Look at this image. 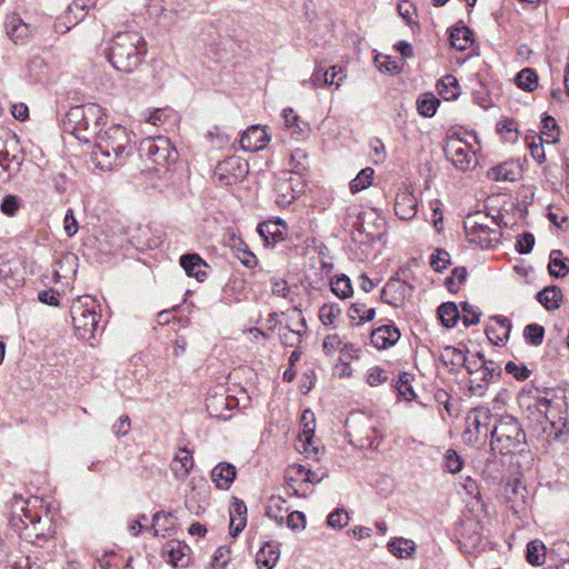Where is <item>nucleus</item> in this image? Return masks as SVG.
Listing matches in <instances>:
<instances>
[{"instance_id": "nucleus-23", "label": "nucleus", "mask_w": 569, "mask_h": 569, "mask_svg": "<svg viewBox=\"0 0 569 569\" xmlns=\"http://www.w3.org/2000/svg\"><path fill=\"white\" fill-rule=\"evenodd\" d=\"M180 266L189 277H193L200 282L204 281L208 277L206 269L209 266L198 253L182 254L180 257Z\"/></svg>"}, {"instance_id": "nucleus-61", "label": "nucleus", "mask_w": 569, "mask_h": 569, "mask_svg": "<svg viewBox=\"0 0 569 569\" xmlns=\"http://www.w3.org/2000/svg\"><path fill=\"white\" fill-rule=\"evenodd\" d=\"M377 67L380 71L398 73L401 70L400 61L389 56H378L376 58Z\"/></svg>"}, {"instance_id": "nucleus-58", "label": "nucleus", "mask_w": 569, "mask_h": 569, "mask_svg": "<svg viewBox=\"0 0 569 569\" xmlns=\"http://www.w3.org/2000/svg\"><path fill=\"white\" fill-rule=\"evenodd\" d=\"M432 269L437 272H441L450 264V254L443 249H437L430 259Z\"/></svg>"}, {"instance_id": "nucleus-17", "label": "nucleus", "mask_w": 569, "mask_h": 569, "mask_svg": "<svg viewBox=\"0 0 569 569\" xmlns=\"http://www.w3.org/2000/svg\"><path fill=\"white\" fill-rule=\"evenodd\" d=\"M418 201L410 187L399 189L395 199V213L401 220H410L417 214Z\"/></svg>"}, {"instance_id": "nucleus-35", "label": "nucleus", "mask_w": 569, "mask_h": 569, "mask_svg": "<svg viewBox=\"0 0 569 569\" xmlns=\"http://www.w3.org/2000/svg\"><path fill=\"white\" fill-rule=\"evenodd\" d=\"M488 177L493 181H516L519 177V168L513 162H505L491 168Z\"/></svg>"}, {"instance_id": "nucleus-24", "label": "nucleus", "mask_w": 569, "mask_h": 569, "mask_svg": "<svg viewBox=\"0 0 569 569\" xmlns=\"http://www.w3.org/2000/svg\"><path fill=\"white\" fill-rule=\"evenodd\" d=\"M193 466L192 453L186 448H179L171 461L170 468L177 479L184 480L190 475Z\"/></svg>"}, {"instance_id": "nucleus-25", "label": "nucleus", "mask_w": 569, "mask_h": 569, "mask_svg": "<svg viewBox=\"0 0 569 569\" xmlns=\"http://www.w3.org/2000/svg\"><path fill=\"white\" fill-rule=\"evenodd\" d=\"M188 551V546L177 540L168 541L163 547V553L167 556V561L172 567H187L190 559Z\"/></svg>"}, {"instance_id": "nucleus-39", "label": "nucleus", "mask_w": 569, "mask_h": 569, "mask_svg": "<svg viewBox=\"0 0 569 569\" xmlns=\"http://www.w3.org/2000/svg\"><path fill=\"white\" fill-rule=\"evenodd\" d=\"M437 90L445 100L450 101L458 98L460 86L453 76L447 74L438 81Z\"/></svg>"}, {"instance_id": "nucleus-21", "label": "nucleus", "mask_w": 569, "mask_h": 569, "mask_svg": "<svg viewBox=\"0 0 569 569\" xmlns=\"http://www.w3.org/2000/svg\"><path fill=\"white\" fill-rule=\"evenodd\" d=\"M400 331L395 325H383L372 330L370 341L379 350L388 349L397 343Z\"/></svg>"}, {"instance_id": "nucleus-10", "label": "nucleus", "mask_w": 569, "mask_h": 569, "mask_svg": "<svg viewBox=\"0 0 569 569\" xmlns=\"http://www.w3.org/2000/svg\"><path fill=\"white\" fill-rule=\"evenodd\" d=\"M351 443L359 449H378L383 435L372 417L356 416L351 420Z\"/></svg>"}, {"instance_id": "nucleus-27", "label": "nucleus", "mask_w": 569, "mask_h": 569, "mask_svg": "<svg viewBox=\"0 0 569 569\" xmlns=\"http://www.w3.org/2000/svg\"><path fill=\"white\" fill-rule=\"evenodd\" d=\"M237 469L229 462H220L211 470V480L218 489L227 490L233 483Z\"/></svg>"}, {"instance_id": "nucleus-18", "label": "nucleus", "mask_w": 569, "mask_h": 569, "mask_svg": "<svg viewBox=\"0 0 569 569\" xmlns=\"http://www.w3.org/2000/svg\"><path fill=\"white\" fill-rule=\"evenodd\" d=\"M511 321L503 316H493L486 328V336L495 346L505 345L511 331Z\"/></svg>"}, {"instance_id": "nucleus-53", "label": "nucleus", "mask_w": 569, "mask_h": 569, "mask_svg": "<svg viewBox=\"0 0 569 569\" xmlns=\"http://www.w3.org/2000/svg\"><path fill=\"white\" fill-rule=\"evenodd\" d=\"M523 337L529 345L538 347L543 341L545 328L538 323H530L525 327Z\"/></svg>"}, {"instance_id": "nucleus-56", "label": "nucleus", "mask_w": 569, "mask_h": 569, "mask_svg": "<svg viewBox=\"0 0 569 569\" xmlns=\"http://www.w3.org/2000/svg\"><path fill=\"white\" fill-rule=\"evenodd\" d=\"M467 278L466 268L459 267L455 268L451 272V276L446 280V286L449 291L457 292L460 288V284L465 282Z\"/></svg>"}, {"instance_id": "nucleus-5", "label": "nucleus", "mask_w": 569, "mask_h": 569, "mask_svg": "<svg viewBox=\"0 0 569 569\" xmlns=\"http://www.w3.org/2000/svg\"><path fill=\"white\" fill-rule=\"evenodd\" d=\"M490 438L491 450L501 455L520 451L526 445V432L511 415L495 417Z\"/></svg>"}, {"instance_id": "nucleus-42", "label": "nucleus", "mask_w": 569, "mask_h": 569, "mask_svg": "<svg viewBox=\"0 0 569 569\" xmlns=\"http://www.w3.org/2000/svg\"><path fill=\"white\" fill-rule=\"evenodd\" d=\"M560 136L559 127L555 118L545 116L541 120V131L538 140L545 141L548 144L558 142Z\"/></svg>"}, {"instance_id": "nucleus-13", "label": "nucleus", "mask_w": 569, "mask_h": 569, "mask_svg": "<svg viewBox=\"0 0 569 569\" xmlns=\"http://www.w3.org/2000/svg\"><path fill=\"white\" fill-rule=\"evenodd\" d=\"M249 172V164L238 156H231L220 161L214 174L223 186H232L240 182Z\"/></svg>"}, {"instance_id": "nucleus-38", "label": "nucleus", "mask_w": 569, "mask_h": 569, "mask_svg": "<svg viewBox=\"0 0 569 569\" xmlns=\"http://www.w3.org/2000/svg\"><path fill=\"white\" fill-rule=\"evenodd\" d=\"M289 508L287 501L281 497H271L267 506L266 515L277 525L282 526Z\"/></svg>"}, {"instance_id": "nucleus-20", "label": "nucleus", "mask_w": 569, "mask_h": 569, "mask_svg": "<svg viewBox=\"0 0 569 569\" xmlns=\"http://www.w3.org/2000/svg\"><path fill=\"white\" fill-rule=\"evenodd\" d=\"M346 76V71L341 67L332 66L326 71H322L321 69L315 70L308 82L312 88L328 84L336 86L338 89Z\"/></svg>"}, {"instance_id": "nucleus-29", "label": "nucleus", "mask_w": 569, "mask_h": 569, "mask_svg": "<svg viewBox=\"0 0 569 569\" xmlns=\"http://www.w3.org/2000/svg\"><path fill=\"white\" fill-rule=\"evenodd\" d=\"M468 352L466 347L446 346L441 349L439 359L450 370H455L466 365Z\"/></svg>"}, {"instance_id": "nucleus-8", "label": "nucleus", "mask_w": 569, "mask_h": 569, "mask_svg": "<svg viewBox=\"0 0 569 569\" xmlns=\"http://www.w3.org/2000/svg\"><path fill=\"white\" fill-rule=\"evenodd\" d=\"M495 417L485 407L470 410L466 417V430L463 440L469 445H482L490 437Z\"/></svg>"}, {"instance_id": "nucleus-1", "label": "nucleus", "mask_w": 569, "mask_h": 569, "mask_svg": "<svg viewBox=\"0 0 569 569\" xmlns=\"http://www.w3.org/2000/svg\"><path fill=\"white\" fill-rule=\"evenodd\" d=\"M132 151L131 134L122 126L111 124L99 130L93 140L91 160L102 171H112L124 164Z\"/></svg>"}, {"instance_id": "nucleus-43", "label": "nucleus", "mask_w": 569, "mask_h": 569, "mask_svg": "<svg viewBox=\"0 0 569 569\" xmlns=\"http://www.w3.org/2000/svg\"><path fill=\"white\" fill-rule=\"evenodd\" d=\"M416 104L420 116L431 118L440 106V100L433 93L426 92L419 96Z\"/></svg>"}, {"instance_id": "nucleus-14", "label": "nucleus", "mask_w": 569, "mask_h": 569, "mask_svg": "<svg viewBox=\"0 0 569 569\" xmlns=\"http://www.w3.org/2000/svg\"><path fill=\"white\" fill-rule=\"evenodd\" d=\"M238 400L227 395L223 386L217 387L209 392L206 399V409L211 417L227 420L231 418V410L236 408Z\"/></svg>"}, {"instance_id": "nucleus-41", "label": "nucleus", "mask_w": 569, "mask_h": 569, "mask_svg": "<svg viewBox=\"0 0 569 569\" xmlns=\"http://www.w3.org/2000/svg\"><path fill=\"white\" fill-rule=\"evenodd\" d=\"M473 42L472 31L465 26L455 27L450 33V43L458 50L468 49Z\"/></svg>"}, {"instance_id": "nucleus-6", "label": "nucleus", "mask_w": 569, "mask_h": 569, "mask_svg": "<svg viewBox=\"0 0 569 569\" xmlns=\"http://www.w3.org/2000/svg\"><path fill=\"white\" fill-rule=\"evenodd\" d=\"M98 310L99 303L91 296L79 297L72 303L70 313L74 332L79 338L89 339L94 336L101 318Z\"/></svg>"}, {"instance_id": "nucleus-52", "label": "nucleus", "mask_w": 569, "mask_h": 569, "mask_svg": "<svg viewBox=\"0 0 569 569\" xmlns=\"http://www.w3.org/2000/svg\"><path fill=\"white\" fill-rule=\"evenodd\" d=\"M341 309L337 303H326L319 310V319L326 327H333Z\"/></svg>"}, {"instance_id": "nucleus-4", "label": "nucleus", "mask_w": 569, "mask_h": 569, "mask_svg": "<svg viewBox=\"0 0 569 569\" xmlns=\"http://www.w3.org/2000/svg\"><path fill=\"white\" fill-rule=\"evenodd\" d=\"M519 406L527 413V417L540 425L543 430L548 431L549 436L559 439L563 435L569 433L567 420L558 418L557 420L550 416L551 401L546 397L540 396L537 389L523 390L518 398Z\"/></svg>"}, {"instance_id": "nucleus-40", "label": "nucleus", "mask_w": 569, "mask_h": 569, "mask_svg": "<svg viewBox=\"0 0 569 569\" xmlns=\"http://www.w3.org/2000/svg\"><path fill=\"white\" fill-rule=\"evenodd\" d=\"M562 295L555 286L546 287L537 293V300L548 310H556L560 307Z\"/></svg>"}, {"instance_id": "nucleus-37", "label": "nucleus", "mask_w": 569, "mask_h": 569, "mask_svg": "<svg viewBox=\"0 0 569 569\" xmlns=\"http://www.w3.org/2000/svg\"><path fill=\"white\" fill-rule=\"evenodd\" d=\"M97 0H74L67 9L64 19L71 24L76 26L80 20L83 19L84 12L90 8H93Z\"/></svg>"}, {"instance_id": "nucleus-9", "label": "nucleus", "mask_w": 569, "mask_h": 569, "mask_svg": "<svg viewBox=\"0 0 569 569\" xmlns=\"http://www.w3.org/2000/svg\"><path fill=\"white\" fill-rule=\"evenodd\" d=\"M443 151L446 158L458 170L467 171L477 164L476 151L460 133L452 132L447 136Z\"/></svg>"}, {"instance_id": "nucleus-36", "label": "nucleus", "mask_w": 569, "mask_h": 569, "mask_svg": "<svg viewBox=\"0 0 569 569\" xmlns=\"http://www.w3.org/2000/svg\"><path fill=\"white\" fill-rule=\"evenodd\" d=\"M548 270L552 277H566L569 273V258H566L560 250H552L550 252Z\"/></svg>"}, {"instance_id": "nucleus-22", "label": "nucleus", "mask_w": 569, "mask_h": 569, "mask_svg": "<svg viewBox=\"0 0 569 569\" xmlns=\"http://www.w3.org/2000/svg\"><path fill=\"white\" fill-rule=\"evenodd\" d=\"M144 149L149 159L158 166L167 164L172 157L170 143L163 138L147 141Z\"/></svg>"}, {"instance_id": "nucleus-62", "label": "nucleus", "mask_w": 569, "mask_h": 569, "mask_svg": "<svg viewBox=\"0 0 569 569\" xmlns=\"http://www.w3.org/2000/svg\"><path fill=\"white\" fill-rule=\"evenodd\" d=\"M461 309L463 312L462 322L465 327H470L479 322L481 312L478 311L477 308H475L469 302H462Z\"/></svg>"}, {"instance_id": "nucleus-55", "label": "nucleus", "mask_w": 569, "mask_h": 569, "mask_svg": "<svg viewBox=\"0 0 569 569\" xmlns=\"http://www.w3.org/2000/svg\"><path fill=\"white\" fill-rule=\"evenodd\" d=\"M463 460L453 449H448L445 455V467L450 473H457L462 469Z\"/></svg>"}, {"instance_id": "nucleus-46", "label": "nucleus", "mask_w": 569, "mask_h": 569, "mask_svg": "<svg viewBox=\"0 0 569 569\" xmlns=\"http://www.w3.org/2000/svg\"><path fill=\"white\" fill-rule=\"evenodd\" d=\"M330 289L335 296L340 299L350 298L353 293L351 281L346 274H340L331 278Z\"/></svg>"}, {"instance_id": "nucleus-3", "label": "nucleus", "mask_w": 569, "mask_h": 569, "mask_svg": "<svg viewBox=\"0 0 569 569\" xmlns=\"http://www.w3.org/2000/svg\"><path fill=\"white\" fill-rule=\"evenodd\" d=\"M10 523L14 530L23 533L26 538H44L47 536L44 523L41 521L43 509L42 499L14 496L11 501Z\"/></svg>"}, {"instance_id": "nucleus-54", "label": "nucleus", "mask_w": 569, "mask_h": 569, "mask_svg": "<svg viewBox=\"0 0 569 569\" xmlns=\"http://www.w3.org/2000/svg\"><path fill=\"white\" fill-rule=\"evenodd\" d=\"M21 199L14 194H7L1 201L0 210L8 217H14L21 208Z\"/></svg>"}, {"instance_id": "nucleus-11", "label": "nucleus", "mask_w": 569, "mask_h": 569, "mask_svg": "<svg viewBox=\"0 0 569 569\" xmlns=\"http://www.w3.org/2000/svg\"><path fill=\"white\" fill-rule=\"evenodd\" d=\"M305 167H299L296 173L283 171L277 177L274 184L276 203L279 207H287L303 192L305 182L302 178Z\"/></svg>"}, {"instance_id": "nucleus-57", "label": "nucleus", "mask_w": 569, "mask_h": 569, "mask_svg": "<svg viewBox=\"0 0 569 569\" xmlns=\"http://www.w3.org/2000/svg\"><path fill=\"white\" fill-rule=\"evenodd\" d=\"M349 516L345 509H336L329 513L327 523L333 529H342L348 525Z\"/></svg>"}, {"instance_id": "nucleus-47", "label": "nucleus", "mask_w": 569, "mask_h": 569, "mask_svg": "<svg viewBox=\"0 0 569 569\" xmlns=\"http://www.w3.org/2000/svg\"><path fill=\"white\" fill-rule=\"evenodd\" d=\"M438 316L443 327L452 328L456 326L460 315L455 302H445L438 308Z\"/></svg>"}, {"instance_id": "nucleus-45", "label": "nucleus", "mask_w": 569, "mask_h": 569, "mask_svg": "<svg viewBox=\"0 0 569 569\" xmlns=\"http://www.w3.org/2000/svg\"><path fill=\"white\" fill-rule=\"evenodd\" d=\"M526 559L532 566H541L546 560L545 543L539 539H535L528 542Z\"/></svg>"}, {"instance_id": "nucleus-12", "label": "nucleus", "mask_w": 569, "mask_h": 569, "mask_svg": "<svg viewBox=\"0 0 569 569\" xmlns=\"http://www.w3.org/2000/svg\"><path fill=\"white\" fill-rule=\"evenodd\" d=\"M104 119L103 110L100 106L90 103L74 106L69 109L64 119L66 131L72 133L78 140L84 126V120Z\"/></svg>"}, {"instance_id": "nucleus-64", "label": "nucleus", "mask_w": 569, "mask_h": 569, "mask_svg": "<svg viewBox=\"0 0 569 569\" xmlns=\"http://www.w3.org/2000/svg\"><path fill=\"white\" fill-rule=\"evenodd\" d=\"M388 379L387 372L378 367L375 366L367 371L366 380L367 383L371 387H377L383 383Z\"/></svg>"}, {"instance_id": "nucleus-50", "label": "nucleus", "mask_w": 569, "mask_h": 569, "mask_svg": "<svg viewBox=\"0 0 569 569\" xmlns=\"http://www.w3.org/2000/svg\"><path fill=\"white\" fill-rule=\"evenodd\" d=\"M315 427H316L315 420L312 423H310V421L303 423V429L299 433L298 438H299V441L305 445L303 446L305 452L307 455H310V450H312L315 456L317 457L318 448L313 446Z\"/></svg>"}, {"instance_id": "nucleus-60", "label": "nucleus", "mask_w": 569, "mask_h": 569, "mask_svg": "<svg viewBox=\"0 0 569 569\" xmlns=\"http://www.w3.org/2000/svg\"><path fill=\"white\" fill-rule=\"evenodd\" d=\"M282 118L284 126L292 130V134L300 136L303 133V129L299 124V118L291 108H286L282 111Z\"/></svg>"}, {"instance_id": "nucleus-28", "label": "nucleus", "mask_w": 569, "mask_h": 569, "mask_svg": "<svg viewBox=\"0 0 569 569\" xmlns=\"http://www.w3.org/2000/svg\"><path fill=\"white\" fill-rule=\"evenodd\" d=\"M327 477L326 471H313L303 465H292L288 469V479L290 481H302L311 485L321 482Z\"/></svg>"}, {"instance_id": "nucleus-26", "label": "nucleus", "mask_w": 569, "mask_h": 569, "mask_svg": "<svg viewBox=\"0 0 569 569\" xmlns=\"http://www.w3.org/2000/svg\"><path fill=\"white\" fill-rule=\"evenodd\" d=\"M258 232L264 239L266 244L273 246L284 239L287 226L281 219L266 221L258 226Z\"/></svg>"}, {"instance_id": "nucleus-63", "label": "nucleus", "mask_w": 569, "mask_h": 569, "mask_svg": "<svg viewBox=\"0 0 569 569\" xmlns=\"http://www.w3.org/2000/svg\"><path fill=\"white\" fill-rule=\"evenodd\" d=\"M497 130L507 141H513L517 139L516 123L512 119H505L498 122Z\"/></svg>"}, {"instance_id": "nucleus-51", "label": "nucleus", "mask_w": 569, "mask_h": 569, "mask_svg": "<svg viewBox=\"0 0 569 569\" xmlns=\"http://www.w3.org/2000/svg\"><path fill=\"white\" fill-rule=\"evenodd\" d=\"M102 124H104V119H93L92 121L84 120V126L80 133V141L90 142L96 139L99 133V130H103Z\"/></svg>"}, {"instance_id": "nucleus-19", "label": "nucleus", "mask_w": 569, "mask_h": 569, "mask_svg": "<svg viewBox=\"0 0 569 569\" xmlns=\"http://www.w3.org/2000/svg\"><path fill=\"white\" fill-rule=\"evenodd\" d=\"M270 138L261 126H251L240 138V146L243 150L254 152L267 147Z\"/></svg>"}, {"instance_id": "nucleus-15", "label": "nucleus", "mask_w": 569, "mask_h": 569, "mask_svg": "<svg viewBox=\"0 0 569 569\" xmlns=\"http://www.w3.org/2000/svg\"><path fill=\"white\" fill-rule=\"evenodd\" d=\"M468 241L482 249L491 248L500 240L499 229H491L487 224L469 220L465 224Z\"/></svg>"}, {"instance_id": "nucleus-49", "label": "nucleus", "mask_w": 569, "mask_h": 569, "mask_svg": "<svg viewBox=\"0 0 569 569\" xmlns=\"http://www.w3.org/2000/svg\"><path fill=\"white\" fill-rule=\"evenodd\" d=\"M373 169L367 167L362 169L355 179L350 181L349 188L352 193H358L372 184Z\"/></svg>"}, {"instance_id": "nucleus-33", "label": "nucleus", "mask_w": 569, "mask_h": 569, "mask_svg": "<svg viewBox=\"0 0 569 569\" xmlns=\"http://www.w3.org/2000/svg\"><path fill=\"white\" fill-rule=\"evenodd\" d=\"M50 67L44 58L32 57L27 64V78L31 82H43L49 78Z\"/></svg>"}, {"instance_id": "nucleus-44", "label": "nucleus", "mask_w": 569, "mask_h": 569, "mask_svg": "<svg viewBox=\"0 0 569 569\" xmlns=\"http://www.w3.org/2000/svg\"><path fill=\"white\" fill-rule=\"evenodd\" d=\"M349 319L355 325H362L371 321L376 316L373 308H367L365 303L356 302L348 310Z\"/></svg>"}, {"instance_id": "nucleus-59", "label": "nucleus", "mask_w": 569, "mask_h": 569, "mask_svg": "<svg viewBox=\"0 0 569 569\" xmlns=\"http://www.w3.org/2000/svg\"><path fill=\"white\" fill-rule=\"evenodd\" d=\"M398 393L406 400L410 401L416 397L412 386L409 381V375L402 372L397 381Z\"/></svg>"}, {"instance_id": "nucleus-16", "label": "nucleus", "mask_w": 569, "mask_h": 569, "mask_svg": "<svg viewBox=\"0 0 569 569\" xmlns=\"http://www.w3.org/2000/svg\"><path fill=\"white\" fill-rule=\"evenodd\" d=\"M4 30L14 44H24L32 34V28L27 24L18 14L12 13L6 17Z\"/></svg>"}, {"instance_id": "nucleus-48", "label": "nucleus", "mask_w": 569, "mask_h": 569, "mask_svg": "<svg viewBox=\"0 0 569 569\" xmlns=\"http://www.w3.org/2000/svg\"><path fill=\"white\" fill-rule=\"evenodd\" d=\"M517 86L528 92H532L538 87V76L533 69L525 68L516 76Z\"/></svg>"}, {"instance_id": "nucleus-34", "label": "nucleus", "mask_w": 569, "mask_h": 569, "mask_svg": "<svg viewBox=\"0 0 569 569\" xmlns=\"http://www.w3.org/2000/svg\"><path fill=\"white\" fill-rule=\"evenodd\" d=\"M279 548L266 542L257 552L256 562L259 569H272L279 560Z\"/></svg>"}, {"instance_id": "nucleus-32", "label": "nucleus", "mask_w": 569, "mask_h": 569, "mask_svg": "<svg viewBox=\"0 0 569 569\" xmlns=\"http://www.w3.org/2000/svg\"><path fill=\"white\" fill-rule=\"evenodd\" d=\"M388 551L398 559H410L413 557L417 546L413 540L396 537L387 543Z\"/></svg>"}, {"instance_id": "nucleus-7", "label": "nucleus", "mask_w": 569, "mask_h": 569, "mask_svg": "<svg viewBox=\"0 0 569 569\" xmlns=\"http://www.w3.org/2000/svg\"><path fill=\"white\" fill-rule=\"evenodd\" d=\"M23 160L24 153L17 134L6 127H0V181L6 179V173L7 177H11L19 172Z\"/></svg>"}, {"instance_id": "nucleus-30", "label": "nucleus", "mask_w": 569, "mask_h": 569, "mask_svg": "<svg viewBox=\"0 0 569 569\" xmlns=\"http://www.w3.org/2000/svg\"><path fill=\"white\" fill-rule=\"evenodd\" d=\"M493 369L486 366L483 357H480L479 369L476 370V376L470 378V391L476 396H483L487 388V382L493 377Z\"/></svg>"}, {"instance_id": "nucleus-2", "label": "nucleus", "mask_w": 569, "mask_h": 569, "mask_svg": "<svg viewBox=\"0 0 569 569\" xmlns=\"http://www.w3.org/2000/svg\"><path fill=\"white\" fill-rule=\"evenodd\" d=\"M146 52L142 36L136 31H124L113 37L107 58L116 70L130 73L140 66Z\"/></svg>"}, {"instance_id": "nucleus-31", "label": "nucleus", "mask_w": 569, "mask_h": 569, "mask_svg": "<svg viewBox=\"0 0 569 569\" xmlns=\"http://www.w3.org/2000/svg\"><path fill=\"white\" fill-rule=\"evenodd\" d=\"M247 525V506L242 500L234 498L230 510V535L238 536Z\"/></svg>"}]
</instances>
